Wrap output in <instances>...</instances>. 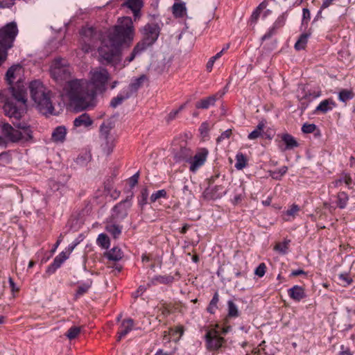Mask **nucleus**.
Returning a JSON list of instances; mask_svg holds the SVG:
<instances>
[{"mask_svg":"<svg viewBox=\"0 0 355 355\" xmlns=\"http://www.w3.org/2000/svg\"><path fill=\"white\" fill-rule=\"evenodd\" d=\"M135 30L130 17H123L118 19V24L110 29L107 35L101 40V45L98 49L99 62L108 65L119 61L121 46H129L133 40Z\"/></svg>","mask_w":355,"mask_h":355,"instance_id":"nucleus-1","label":"nucleus"},{"mask_svg":"<svg viewBox=\"0 0 355 355\" xmlns=\"http://www.w3.org/2000/svg\"><path fill=\"white\" fill-rule=\"evenodd\" d=\"M282 139V141L284 143L285 147L284 150H292L299 146V144L297 140L291 135L288 133H284L281 135H278Z\"/></svg>","mask_w":355,"mask_h":355,"instance_id":"nucleus-19","label":"nucleus"},{"mask_svg":"<svg viewBox=\"0 0 355 355\" xmlns=\"http://www.w3.org/2000/svg\"><path fill=\"white\" fill-rule=\"evenodd\" d=\"M97 244L103 249H108L110 245V239L109 236L103 233L98 235L97 240Z\"/></svg>","mask_w":355,"mask_h":355,"instance_id":"nucleus-37","label":"nucleus"},{"mask_svg":"<svg viewBox=\"0 0 355 355\" xmlns=\"http://www.w3.org/2000/svg\"><path fill=\"white\" fill-rule=\"evenodd\" d=\"M94 123V121L91 119L90 116L87 113H83L75 118L73 124L75 128L84 127L85 128L91 126Z\"/></svg>","mask_w":355,"mask_h":355,"instance_id":"nucleus-18","label":"nucleus"},{"mask_svg":"<svg viewBox=\"0 0 355 355\" xmlns=\"http://www.w3.org/2000/svg\"><path fill=\"white\" fill-rule=\"evenodd\" d=\"M206 347L209 351H218L225 343L220 331L216 329H207L205 335Z\"/></svg>","mask_w":355,"mask_h":355,"instance_id":"nucleus-9","label":"nucleus"},{"mask_svg":"<svg viewBox=\"0 0 355 355\" xmlns=\"http://www.w3.org/2000/svg\"><path fill=\"white\" fill-rule=\"evenodd\" d=\"M80 332V328L77 326H72L69 330L65 333V336L69 339L73 340L76 338Z\"/></svg>","mask_w":355,"mask_h":355,"instance_id":"nucleus-45","label":"nucleus"},{"mask_svg":"<svg viewBox=\"0 0 355 355\" xmlns=\"http://www.w3.org/2000/svg\"><path fill=\"white\" fill-rule=\"evenodd\" d=\"M225 191H223L222 185H216L214 187H208L202 193L203 197L206 200H216L220 198Z\"/></svg>","mask_w":355,"mask_h":355,"instance_id":"nucleus-13","label":"nucleus"},{"mask_svg":"<svg viewBox=\"0 0 355 355\" xmlns=\"http://www.w3.org/2000/svg\"><path fill=\"white\" fill-rule=\"evenodd\" d=\"M149 196L148 189L147 187H144L141 189L140 193L137 197L139 205L143 208L148 204V198Z\"/></svg>","mask_w":355,"mask_h":355,"instance_id":"nucleus-34","label":"nucleus"},{"mask_svg":"<svg viewBox=\"0 0 355 355\" xmlns=\"http://www.w3.org/2000/svg\"><path fill=\"white\" fill-rule=\"evenodd\" d=\"M286 22V17L284 14H282V15L279 16L278 18L276 19L275 23L273 24V26L275 28H277V29L283 27Z\"/></svg>","mask_w":355,"mask_h":355,"instance_id":"nucleus-54","label":"nucleus"},{"mask_svg":"<svg viewBox=\"0 0 355 355\" xmlns=\"http://www.w3.org/2000/svg\"><path fill=\"white\" fill-rule=\"evenodd\" d=\"M146 78L145 75H141L139 78L134 80L131 83L129 84L126 89H124L128 94H130V97L133 96L138 89L141 87L144 81Z\"/></svg>","mask_w":355,"mask_h":355,"instance_id":"nucleus-21","label":"nucleus"},{"mask_svg":"<svg viewBox=\"0 0 355 355\" xmlns=\"http://www.w3.org/2000/svg\"><path fill=\"white\" fill-rule=\"evenodd\" d=\"M130 98V94H128L125 89L118 94L116 97H114L110 103L111 107L116 108L117 106L121 105L123 101Z\"/></svg>","mask_w":355,"mask_h":355,"instance_id":"nucleus-28","label":"nucleus"},{"mask_svg":"<svg viewBox=\"0 0 355 355\" xmlns=\"http://www.w3.org/2000/svg\"><path fill=\"white\" fill-rule=\"evenodd\" d=\"M139 178V172H137L128 180V183L130 188H133L137 183Z\"/></svg>","mask_w":355,"mask_h":355,"instance_id":"nucleus-60","label":"nucleus"},{"mask_svg":"<svg viewBox=\"0 0 355 355\" xmlns=\"http://www.w3.org/2000/svg\"><path fill=\"white\" fill-rule=\"evenodd\" d=\"M336 106V103L333 99L327 98L320 103V104L315 108V112L326 114L327 112L331 111Z\"/></svg>","mask_w":355,"mask_h":355,"instance_id":"nucleus-20","label":"nucleus"},{"mask_svg":"<svg viewBox=\"0 0 355 355\" xmlns=\"http://www.w3.org/2000/svg\"><path fill=\"white\" fill-rule=\"evenodd\" d=\"M209 130V125L207 122L202 123L199 128V132L202 137L208 136Z\"/></svg>","mask_w":355,"mask_h":355,"instance_id":"nucleus-52","label":"nucleus"},{"mask_svg":"<svg viewBox=\"0 0 355 355\" xmlns=\"http://www.w3.org/2000/svg\"><path fill=\"white\" fill-rule=\"evenodd\" d=\"M110 78L106 69L91 71V83L94 88L89 89L83 80L73 79L68 82L67 97L76 112H81L94 106L96 93H104Z\"/></svg>","mask_w":355,"mask_h":355,"instance_id":"nucleus-2","label":"nucleus"},{"mask_svg":"<svg viewBox=\"0 0 355 355\" xmlns=\"http://www.w3.org/2000/svg\"><path fill=\"white\" fill-rule=\"evenodd\" d=\"M103 139L105 141L103 149L107 155H110L113 151L114 146V139L112 136L109 135L107 138L103 137Z\"/></svg>","mask_w":355,"mask_h":355,"instance_id":"nucleus-39","label":"nucleus"},{"mask_svg":"<svg viewBox=\"0 0 355 355\" xmlns=\"http://www.w3.org/2000/svg\"><path fill=\"white\" fill-rule=\"evenodd\" d=\"M69 256L67 254V252H62L58 256H56L53 261V263L49 265L46 270V273L48 275H51L58 269L61 265L64 262L65 260L68 259Z\"/></svg>","mask_w":355,"mask_h":355,"instance_id":"nucleus-14","label":"nucleus"},{"mask_svg":"<svg viewBox=\"0 0 355 355\" xmlns=\"http://www.w3.org/2000/svg\"><path fill=\"white\" fill-rule=\"evenodd\" d=\"M31 97L36 105L39 112L44 114H53L54 107L51 100L50 92H46V88L39 80H35L29 83Z\"/></svg>","mask_w":355,"mask_h":355,"instance_id":"nucleus-4","label":"nucleus"},{"mask_svg":"<svg viewBox=\"0 0 355 355\" xmlns=\"http://www.w3.org/2000/svg\"><path fill=\"white\" fill-rule=\"evenodd\" d=\"M349 200L348 195L344 192H339L338 193V202L337 205L340 209L345 208L347 201Z\"/></svg>","mask_w":355,"mask_h":355,"instance_id":"nucleus-42","label":"nucleus"},{"mask_svg":"<svg viewBox=\"0 0 355 355\" xmlns=\"http://www.w3.org/2000/svg\"><path fill=\"white\" fill-rule=\"evenodd\" d=\"M130 206L129 203V197L122 200L113 207V211L115 213L114 218L119 220L124 219L128 216V208Z\"/></svg>","mask_w":355,"mask_h":355,"instance_id":"nucleus-12","label":"nucleus"},{"mask_svg":"<svg viewBox=\"0 0 355 355\" xmlns=\"http://www.w3.org/2000/svg\"><path fill=\"white\" fill-rule=\"evenodd\" d=\"M287 171L288 167L284 166L278 170L270 171V176L275 180H279L282 179V176L286 173Z\"/></svg>","mask_w":355,"mask_h":355,"instance_id":"nucleus-44","label":"nucleus"},{"mask_svg":"<svg viewBox=\"0 0 355 355\" xmlns=\"http://www.w3.org/2000/svg\"><path fill=\"white\" fill-rule=\"evenodd\" d=\"M133 326L134 320L132 319L128 318L123 320L117 333V341L121 340L122 338L125 337L130 331H132Z\"/></svg>","mask_w":355,"mask_h":355,"instance_id":"nucleus-16","label":"nucleus"},{"mask_svg":"<svg viewBox=\"0 0 355 355\" xmlns=\"http://www.w3.org/2000/svg\"><path fill=\"white\" fill-rule=\"evenodd\" d=\"M277 30L278 29L277 28H275V26L272 25V26L268 30V31L262 36L261 40L264 41L270 39L271 37H272L274 35L277 33Z\"/></svg>","mask_w":355,"mask_h":355,"instance_id":"nucleus-56","label":"nucleus"},{"mask_svg":"<svg viewBox=\"0 0 355 355\" xmlns=\"http://www.w3.org/2000/svg\"><path fill=\"white\" fill-rule=\"evenodd\" d=\"M20 68H21V66L19 64H15V65L11 66L6 71V80L8 85H10V87L13 86L12 83H13V80L15 78V72L16 71L17 69H19Z\"/></svg>","mask_w":355,"mask_h":355,"instance_id":"nucleus-33","label":"nucleus"},{"mask_svg":"<svg viewBox=\"0 0 355 355\" xmlns=\"http://www.w3.org/2000/svg\"><path fill=\"white\" fill-rule=\"evenodd\" d=\"M10 95L0 92V103L3 104L4 114L9 118L20 119L27 108V91L23 81L17 80L15 86L8 89Z\"/></svg>","mask_w":355,"mask_h":355,"instance_id":"nucleus-3","label":"nucleus"},{"mask_svg":"<svg viewBox=\"0 0 355 355\" xmlns=\"http://www.w3.org/2000/svg\"><path fill=\"white\" fill-rule=\"evenodd\" d=\"M112 128V126L111 125V123L105 124V123H103L100 126V135L101 137H107L109 135H110V131Z\"/></svg>","mask_w":355,"mask_h":355,"instance_id":"nucleus-46","label":"nucleus"},{"mask_svg":"<svg viewBox=\"0 0 355 355\" xmlns=\"http://www.w3.org/2000/svg\"><path fill=\"white\" fill-rule=\"evenodd\" d=\"M344 182L345 184L350 188V186L352 183V179L349 174L344 173L343 178L339 179L337 182Z\"/></svg>","mask_w":355,"mask_h":355,"instance_id":"nucleus-57","label":"nucleus"},{"mask_svg":"<svg viewBox=\"0 0 355 355\" xmlns=\"http://www.w3.org/2000/svg\"><path fill=\"white\" fill-rule=\"evenodd\" d=\"M92 282H93L92 279H87L85 282L80 284L74 295V298L77 300L81 296L86 294L89 291V288L92 287Z\"/></svg>","mask_w":355,"mask_h":355,"instance_id":"nucleus-27","label":"nucleus"},{"mask_svg":"<svg viewBox=\"0 0 355 355\" xmlns=\"http://www.w3.org/2000/svg\"><path fill=\"white\" fill-rule=\"evenodd\" d=\"M236 164L234 165L237 170H242L247 165V158L242 153H238L236 155Z\"/></svg>","mask_w":355,"mask_h":355,"instance_id":"nucleus-36","label":"nucleus"},{"mask_svg":"<svg viewBox=\"0 0 355 355\" xmlns=\"http://www.w3.org/2000/svg\"><path fill=\"white\" fill-rule=\"evenodd\" d=\"M174 281V277L172 275H156L151 279L153 284L159 283L162 284H171Z\"/></svg>","mask_w":355,"mask_h":355,"instance_id":"nucleus-29","label":"nucleus"},{"mask_svg":"<svg viewBox=\"0 0 355 355\" xmlns=\"http://www.w3.org/2000/svg\"><path fill=\"white\" fill-rule=\"evenodd\" d=\"M218 301H219V295H218V293L216 291L214 293L212 299L211 300V301L207 308V311L208 313H209L211 314L215 313L216 310L218 309Z\"/></svg>","mask_w":355,"mask_h":355,"instance_id":"nucleus-38","label":"nucleus"},{"mask_svg":"<svg viewBox=\"0 0 355 355\" xmlns=\"http://www.w3.org/2000/svg\"><path fill=\"white\" fill-rule=\"evenodd\" d=\"M289 242L290 241H288L277 244L275 247V250L279 251L282 254H286L288 248Z\"/></svg>","mask_w":355,"mask_h":355,"instance_id":"nucleus-50","label":"nucleus"},{"mask_svg":"<svg viewBox=\"0 0 355 355\" xmlns=\"http://www.w3.org/2000/svg\"><path fill=\"white\" fill-rule=\"evenodd\" d=\"M184 332V328L182 325H178L169 329V333L172 336H177V338L174 339L175 341L179 340L180 337L183 335Z\"/></svg>","mask_w":355,"mask_h":355,"instance_id":"nucleus-41","label":"nucleus"},{"mask_svg":"<svg viewBox=\"0 0 355 355\" xmlns=\"http://www.w3.org/2000/svg\"><path fill=\"white\" fill-rule=\"evenodd\" d=\"M15 4L14 0H2L0 1V8H10Z\"/></svg>","mask_w":355,"mask_h":355,"instance_id":"nucleus-63","label":"nucleus"},{"mask_svg":"<svg viewBox=\"0 0 355 355\" xmlns=\"http://www.w3.org/2000/svg\"><path fill=\"white\" fill-rule=\"evenodd\" d=\"M266 264L264 263H261L255 269L254 274L259 277H262L266 273Z\"/></svg>","mask_w":355,"mask_h":355,"instance_id":"nucleus-53","label":"nucleus"},{"mask_svg":"<svg viewBox=\"0 0 355 355\" xmlns=\"http://www.w3.org/2000/svg\"><path fill=\"white\" fill-rule=\"evenodd\" d=\"M145 50L143 49L140 46H139L137 44L135 46V47L132 49V53H130V55L128 57L125 59V61L130 62H132L137 55L140 54L141 52L144 51Z\"/></svg>","mask_w":355,"mask_h":355,"instance_id":"nucleus-49","label":"nucleus"},{"mask_svg":"<svg viewBox=\"0 0 355 355\" xmlns=\"http://www.w3.org/2000/svg\"><path fill=\"white\" fill-rule=\"evenodd\" d=\"M208 155V150L206 148H202L195 155L191 156V160L189 161L190 164L189 170L195 173L200 166H202L206 159Z\"/></svg>","mask_w":355,"mask_h":355,"instance_id":"nucleus-10","label":"nucleus"},{"mask_svg":"<svg viewBox=\"0 0 355 355\" xmlns=\"http://www.w3.org/2000/svg\"><path fill=\"white\" fill-rule=\"evenodd\" d=\"M13 125L19 130H21L24 131L25 141H30L33 139V132L31 126L27 123L20 121L19 119L16 122H13Z\"/></svg>","mask_w":355,"mask_h":355,"instance_id":"nucleus-22","label":"nucleus"},{"mask_svg":"<svg viewBox=\"0 0 355 355\" xmlns=\"http://www.w3.org/2000/svg\"><path fill=\"white\" fill-rule=\"evenodd\" d=\"M221 57V53H216L214 56L211 57L208 62L207 63V69L209 71H211L213 67V65L216 60Z\"/></svg>","mask_w":355,"mask_h":355,"instance_id":"nucleus-55","label":"nucleus"},{"mask_svg":"<svg viewBox=\"0 0 355 355\" xmlns=\"http://www.w3.org/2000/svg\"><path fill=\"white\" fill-rule=\"evenodd\" d=\"M309 36H310V34H309L307 33H304L301 34L300 35L298 40H297L296 43L295 44V49L297 51H300V50L304 49L306 46V44L308 42V38Z\"/></svg>","mask_w":355,"mask_h":355,"instance_id":"nucleus-32","label":"nucleus"},{"mask_svg":"<svg viewBox=\"0 0 355 355\" xmlns=\"http://www.w3.org/2000/svg\"><path fill=\"white\" fill-rule=\"evenodd\" d=\"M218 99L217 94L209 96L205 98H202L196 103L197 109H208L211 105H214Z\"/></svg>","mask_w":355,"mask_h":355,"instance_id":"nucleus-24","label":"nucleus"},{"mask_svg":"<svg viewBox=\"0 0 355 355\" xmlns=\"http://www.w3.org/2000/svg\"><path fill=\"white\" fill-rule=\"evenodd\" d=\"M123 6L132 11L135 20L140 17V10L144 6L142 0H127Z\"/></svg>","mask_w":355,"mask_h":355,"instance_id":"nucleus-15","label":"nucleus"},{"mask_svg":"<svg viewBox=\"0 0 355 355\" xmlns=\"http://www.w3.org/2000/svg\"><path fill=\"white\" fill-rule=\"evenodd\" d=\"M18 33L15 21L7 23L0 28V66L7 60L8 51L14 46Z\"/></svg>","mask_w":355,"mask_h":355,"instance_id":"nucleus-5","label":"nucleus"},{"mask_svg":"<svg viewBox=\"0 0 355 355\" xmlns=\"http://www.w3.org/2000/svg\"><path fill=\"white\" fill-rule=\"evenodd\" d=\"M49 186L51 188V189L54 192L55 191H58L61 187H63V184H60L59 182H57L56 181L53 180H50L49 181Z\"/></svg>","mask_w":355,"mask_h":355,"instance_id":"nucleus-61","label":"nucleus"},{"mask_svg":"<svg viewBox=\"0 0 355 355\" xmlns=\"http://www.w3.org/2000/svg\"><path fill=\"white\" fill-rule=\"evenodd\" d=\"M300 211V207L298 205L293 204L291 205L290 209H288L286 211V214L289 216H295L297 211Z\"/></svg>","mask_w":355,"mask_h":355,"instance_id":"nucleus-59","label":"nucleus"},{"mask_svg":"<svg viewBox=\"0 0 355 355\" xmlns=\"http://www.w3.org/2000/svg\"><path fill=\"white\" fill-rule=\"evenodd\" d=\"M172 10L175 17H182L187 10L184 3H175L172 6Z\"/></svg>","mask_w":355,"mask_h":355,"instance_id":"nucleus-31","label":"nucleus"},{"mask_svg":"<svg viewBox=\"0 0 355 355\" xmlns=\"http://www.w3.org/2000/svg\"><path fill=\"white\" fill-rule=\"evenodd\" d=\"M67 129L64 125L56 127L52 132V139L55 142H63L65 140Z\"/></svg>","mask_w":355,"mask_h":355,"instance_id":"nucleus-25","label":"nucleus"},{"mask_svg":"<svg viewBox=\"0 0 355 355\" xmlns=\"http://www.w3.org/2000/svg\"><path fill=\"white\" fill-rule=\"evenodd\" d=\"M317 128V126L314 123H304L302 127V131L304 133H312Z\"/></svg>","mask_w":355,"mask_h":355,"instance_id":"nucleus-51","label":"nucleus"},{"mask_svg":"<svg viewBox=\"0 0 355 355\" xmlns=\"http://www.w3.org/2000/svg\"><path fill=\"white\" fill-rule=\"evenodd\" d=\"M231 135H232V129L226 130L225 131L222 132L221 135L217 138V139H216L217 143L221 142L225 139L230 138Z\"/></svg>","mask_w":355,"mask_h":355,"instance_id":"nucleus-58","label":"nucleus"},{"mask_svg":"<svg viewBox=\"0 0 355 355\" xmlns=\"http://www.w3.org/2000/svg\"><path fill=\"white\" fill-rule=\"evenodd\" d=\"M1 131L3 135L12 142H18L24 139V135L19 130L15 129L8 123H4L1 125Z\"/></svg>","mask_w":355,"mask_h":355,"instance_id":"nucleus-11","label":"nucleus"},{"mask_svg":"<svg viewBox=\"0 0 355 355\" xmlns=\"http://www.w3.org/2000/svg\"><path fill=\"white\" fill-rule=\"evenodd\" d=\"M80 34L82 37L81 49L85 53L92 51L96 46L98 40L103 38L93 27L83 28Z\"/></svg>","mask_w":355,"mask_h":355,"instance_id":"nucleus-8","label":"nucleus"},{"mask_svg":"<svg viewBox=\"0 0 355 355\" xmlns=\"http://www.w3.org/2000/svg\"><path fill=\"white\" fill-rule=\"evenodd\" d=\"M71 67L64 59L57 58L53 60L50 67L51 77L58 84L62 85L67 82L65 87L66 94H67V85L71 78Z\"/></svg>","mask_w":355,"mask_h":355,"instance_id":"nucleus-6","label":"nucleus"},{"mask_svg":"<svg viewBox=\"0 0 355 355\" xmlns=\"http://www.w3.org/2000/svg\"><path fill=\"white\" fill-rule=\"evenodd\" d=\"M227 310H228V316L230 318H237L239 316V312L237 308V306L235 303L229 300L227 302Z\"/></svg>","mask_w":355,"mask_h":355,"instance_id":"nucleus-40","label":"nucleus"},{"mask_svg":"<svg viewBox=\"0 0 355 355\" xmlns=\"http://www.w3.org/2000/svg\"><path fill=\"white\" fill-rule=\"evenodd\" d=\"M261 136L260 132H258L255 129L252 131L248 136V138L250 140H254Z\"/></svg>","mask_w":355,"mask_h":355,"instance_id":"nucleus-64","label":"nucleus"},{"mask_svg":"<svg viewBox=\"0 0 355 355\" xmlns=\"http://www.w3.org/2000/svg\"><path fill=\"white\" fill-rule=\"evenodd\" d=\"M91 160V155L87 153L80 154L76 158V162L79 165H85Z\"/></svg>","mask_w":355,"mask_h":355,"instance_id":"nucleus-48","label":"nucleus"},{"mask_svg":"<svg viewBox=\"0 0 355 355\" xmlns=\"http://www.w3.org/2000/svg\"><path fill=\"white\" fill-rule=\"evenodd\" d=\"M160 198H168V194L165 189H161L153 193L150 197V202L153 203Z\"/></svg>","mask_w":355,"mask_h":355,"instance_id":"nucleus-43","label":"nucleus"},{"mask_svg":"<svg viewBox=\"0 0 355 355\" xmlns=\"http://www.w3.org/2000/svg\"><path fill=\"white\" fill-rule=\"evenodd\" d=\"M104 257L110 261H118L122 259L123 252L121 248L114 247L110 250L105 252Z\"/></svg>","mask_w":355,"mask_h":355,"instance_id":"nucleus-26","label":"nucleus"},{"mask_svg":"<svg viewBox=\"0 0 355 355\" xmlns=\"http://www.w3.org/2000/svg\"><path fill=\"white\" fill-rule=\"evenodd\" d=\"M161 28L158 24L148 23L141 30L142 39L137 43L143 49L146 50L157 40Z\"/></svg>","mask_w":355,"mask_h":355,"instance_id":"nucleus-7","label":"nucleus"},{"mask_svg":"<svg viewBox=\"0 0 355 355\" xmlns=\"http://www.w3.org/2000/svg\"><path fill=\"white\" fill-rule=\"evenodd\" d=\"M193 155V151L187 147H181L180 150L176 153L175 155V159L176 162H189V161L191 160V156Z\"/></svg>","mask_w":355,"mask_h":355,"instance_id":"nucleus-23","label":"nucleus"},{"mask_svg":"<svg viewBox=\"0 0 355 355\" xmlns=\"http://www.w3.org/2000/svg\"><path fill=\"white\" fill-rule=\"evenodd\" d=\"M264 8L263 3H261L259 5L258 7L253 11L250 21L251 24H255L257 21L258 20L261 11Z\"/></svg>","mask_w":355,"mask_h":355,"instance_id":"nucleus-47","label":"nucleus"},{"mask_svg":"<svg viewBox=\"0 0 355 355\" xmlns=\"http://www.w3.org/2000/svg\"><path fill=\"white\" fill-rule=\"evenodd\" d=\"M354 97V93L352 89H343L338 93V99L343 103H347Z\"/></svg>","mask_w":355,"mask_h":355,"instance_id":"nucleus-35","label":"nucleus"},{"mask_svg":"<svg viewBox=\"0 0 355 355\" xmlns=\"http://www.w3.org/2000/svg\"><path fill=\"white\" fill-rule=\"evenodd\" d=\"M288 296L295 302H300L306 297L302 286L295 285L288 290Z\"/></svg>","mask_w":355,"mask_h":355,"instance_id":"nucleus-17","label":"nucleus"},{"mask_svg":"<svg viewBox=\"0 0 355 355\" xmlns=\"http://www.w3.org/2000/svg\"><path fill=\"white\" fill-rule=\"evenodd\" d=\"M123 227L115 224H107L105 230L110 234L114 239H118L121 234Z\"/></svg>","mask_w":355,"mask_h":355,"instance_id":"nucleus-30","label":"nucleus"},{"mask_svg":"<svg viewBox=\"0 0 355 355\" xmlns=\"http://www.w3.org/2000/svg\"><path fill=\"white\" fill-rule=\"evenodd\" d=\"M302 12V24H307L308 21L310 20L311 18L310 10L308 8H303Z\"/></svg>","mask_w":355,"mask_h":355,"instance_id":"nucleus-62","label":"nucleus"}]
</instances>
